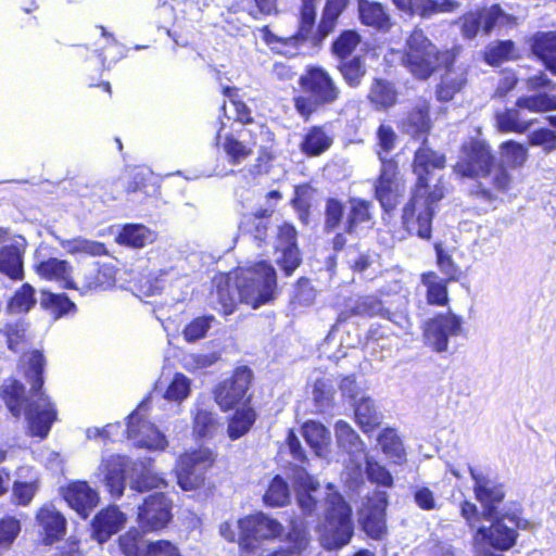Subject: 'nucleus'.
I'll return each mask as SVG.
<instances>
[{
    "mask_svg": "<svg viewBox=\"0 0 556 556\" xmlns=\"http://www.w3.org/2000/svg\"><path fill=\"white\" fill-rule=\"evenodd\" d=\"M377 441L387 457L397 463H402L405 459V448L395 429L390 427L383 428L378 434Z\"/></svg>",
    "mask_w": 556,
    "mask_h": 556,
    "instance_id": "nucleus-49",
    "label": "nucleus"
},
{
    "mask_svg": "<svg viewBox=\"0 0 556 556\" xmlns=\"http://www.w3.org/2000/svg\"><path fill=\"white\" fill-rule=\"evenodd\" d=\"M274 252L276 264L286 277H291L301 266L302 253L298 244V230L292 223L285 222L277 228Z\"/></svg>",
    "mask_w": 556,
    "mask_h": 556,
    "instance_id": "nucleus-17",
    "label": "nucleus"
},
{
    "mask_svg": "<svg viewBox=\"0 0 556 556\" xmlns=\"http://www.w3.org/2000/svg\"><path fill=\"white\" fill-rule=\"evenodd\" d=\"M531 51L556 76V30L536 33L532 37Z\"/></svg>",
    "mask_w": 556,
    "mask_h": 556,
    "instance_id": "nucleus-34",
    "label": "nucleus"
},
{
    "mask_svg": "<svg viewBox=\"0 0 556 556\" xmlns=\"http://www.w3.org/2000/svg\"><path fill=\"white\" fill-rule=\"evenodd\" d=\"M334 139L324 124L311 125L304 129L299 142L300 152L308 157H319L330 150Z\"/></svg>",
    "mask_w": 556,
    "mask_h": 556,
    "instance_id": "nucleus-26",
    "label": "nucleus"
},
{
    "mask_svg": "<svg viewBox=\"0 0 556 556\" xmlns=\"http://www.w3.org/2000/svg\"><path fill=\"white\" fill-rule=\"evenodd\" d=\"M43 366L45 357L39 351L26 353L21 359L24 376L30 383L31 401L25 397L24 386L15 379L7 380L1 388L10 413L16 418L24 414L29 434L40 439L48 435L58 416L54 404L41 391Z\"/></svg>",
    "mask_w": 556,
    "mask_h": 556,
    "instance_id": "nucleus-2",
    "label": "nucleus"
},
{
    "mask_svg": "<svg viewBox=\"0 0 556 556\" xmlns=\"http://www.w3.org/2000/svg\"><path fill=\"white\" fill-rule=\"evenodd\" d=\"M324 520L317 526L320 545L326 551L346 546L354 535L353 510L339 492L326 496Z\"/></svg>",
    "mask_w": 556,
    "mask_h": 556,
    "instance_id": "nucleus-9",
    "label": "nucleus"
},
{
    "mask_svg": "<svg viewBox=\"0 0 556 556\" xmlns=\"http://www.w3.org/2000/svg\"><path fill=\"white\" fill-rule=\"evenodd\" d=\"M61 492L68 506L85 519L100 501L99 492L86 481L70 482Z\"/></svg>",
    "mask_w": 556,
    "mask_h": 556,
    "instance_id": "nucleus-22",
    "label": "nucleus"
},
{
    "mask_svg": "<svg viewBox=\"0 0 556 556\" xmlns=\"http://www.w3.org/2000/svg\"><path fill=\"white\" fill-rule=\"evenodd\" d=\"M239 301L253 309L273 303L278 294L275 267L269 261L253 262L235 270Z\"/></svg>",
    "mask_w": 556,
    "mask_h": 556,
    "instance_id": "nucleus-8",
    "label": "nucleus"
},
{
    "mask_svg": "<svg viewBox=\"0 0 556 556\" xmlns=\"http://www.w3.org/2000/svg\"><path fill=\"white\" fill-rule=\"evenodd\" d=\"M345 205L342 200L329 197L325 201L324 231L333 232L343 222Z\"/></svg>",
    "mask_w": 556,
    "mask_h": 556,
    "instance_id": "nucleus-53",
    "label": "nucleus"
},
{
    "mask_svg": "<svg viewBox=\"0 0 556 556\" xmlns=\"http://www.w3.org/2000/svg\"><path fill=\"white\" fill-rule=\"evenodd\" d=\"M125 475H128L130 479L131 489L139 492L164 484V480L150 469V459L132 462L122 455L103 456L96 472L97 478L115 498L121 497L124 493Z\"/></svg>",
    "mask_w": 556,
    "mask_h": 556,
    "instance_id": "nucleus-7",
    "label": "nucleus"
},
{
    "mask_svg": "<svg viewBox=\"0 0 556 556\" xmlns=\"http://www.w3.org/2000/svg\"><path fill=\"white\" fill-rule=\"evenodd\" d=\"M355 419L361 430L367 435L375 432L381 425V415L369 399H362L356 404Z\"/></svg>",
    "mask_w": 556,
    "mask_h": 556,
    "instance_id": "nucleus-47",
    "label": "nucleus"
},
{
    "mask_svg": "<svg viewBox=\"0 0 556 556\" xmlns=\"http://www.w3.org/2000/svg\"><path fill=\"white\" fill-rule=\"evenodd\" d=\"M348 204V214L343 223L344 232L354 235L362 225L372 223L374 204L370 200L359 197H350Z\"/></svg>",
    "mask_w": 556,
    "mask_h": 556,
    "instance_id": "nucleus-33",
    "label": "nucleus"
},
{
    "mask_svg": "<svg viewBox=\"0 0 556 556\" xmlns=\"http://www.w3.org/2000/svg\"><path fill=\"white\" fill-rule=\"evenodd\" d=\"M214 290L212 295L219 305V312L224 316L232 314L237 308V300L235 296V275L219 274L214 278Z\"/></svg>",
    "mask_w": 556,
    "mask_h": 556,
    "instance_id": "nucleus-35",
    "label": "nucleus"
},
{
    "mask_svg": "<svg viewBox=\"0 0 556 556\" xmlns=\"http://www.w3.org/2000/svg\"><path fill=\"white\" fill-rule=\"evenodd\" d=\"M34 288L25 283L12 296L8 303V311L12 314L28 312L35 304Z\"/></svg>",
    "mask_w": 556,
    "mask_h": 556,
    "instance_id": "nucleus-61",
    "label": "nucleus"
},
{
    "mask_svg": "<svg viewBox=\"0 0 556 556\" xmlns=\"http://www.w3.org/2000/svg\"><path fill=\"white\" fill-rule=\"evenodd\" d=\"M504 165L509 168L522 167L528 159L527 148L513 139L506 140L500 146Z\"/></svg>",
    "mask_w": 556,
    "mask_h": 556,
    "instance_id": "nucleus-52",
    "label": "nucleus"
},
{
    "mask_svg": "<svg viewBox=\"0 0 556 556\" xmlns=\"http://www.w3.org/2000/svg\"><path fill=\"white\" fill-rule=\"evenodd\" d=\"M286 541L290 544L288 548L298 554L307 549L312 541L308 522L299 516L290 518Z\"/></svg>",
    "mask_w": 556,
    "mask_h": 556,
    "instance_id": "nucleus-43",
    "label": "nucleus"
},
{
    "mask_svg": "<svg viewBox=\"0 0 556 556\" xmlns=\"http://www.w3.org/2000/svg\"><path fill=\"white\" fill-rule=\"evenodd\" d=\"M303 437L306 443L317 453L326 446L329 440L328 429L320 422L308 420L302 427Z\"/></svg>",
    "mask_w": 556,
    "mask_h": 556,
    "instance_id": "nucleus-55",
    "label": "nucleus"
},
{
    "mask_svg": "<svg viewBox=\"0 0 556 556\" xmlns=\"http://www.w3.org/2000/svg\"><path fill=\"white\" fill-rule=\"evenodd\" d=\"M0 273L15 280L23 278L22 253L16 245H5L0 250Z\"/></svg>",
    "mask_w": 556,
    "mask_h": 556,
    "instance_id": "nucleus-48",
    "label": "nucleus"
},
{
    "mask_svg": "<svg viewBox=\"0 0 556 556\" xmlns=\"http://www.w3.org/2000/svg\"><path fill=\"white\" fill-rule=\"evenodd\" d=\"M376 317L380 316L392 320V313L384 308L382 300L375 294L358 296L352 305H345L336 317V325L345 324L353 317Z\"/></svg>",
    "mask_w": 556,
    "mask_h": 556,
    "instance_id": "nucleus-24",
    "label": "nucleus"
},
{
    "mask_svg": "<svg viewBox=\"0 0 556 556\" xmlns=\"http://www.w3.org/2000/svg\"><path fill=\"white\" fill-rule=\"evenodd\" d=\"M36 520L40 528V535L43 544L51 545L64 536L66 531V519L53 505H43L38 510Z\"/></svg>",
    "mask_w": 556,
    "mask_h": 556,
    "instance_id": "nucleus-27",
    "label": "nucleus"
},
{
    "mask_svg": "<svg viewBox=\"0 0 556 556\" xmlns=\"http://www.w3.org/2000/svg\"><path fill=\"white\" fill-rule=\"evenodd\" d=\"M453 172L459 178H489L488 182L477 181L469 190V197L491 210L503 201L514 188V177L503 164H496L490 144L481 139L471 138L460 146V155L453 165Z\"/></svg>",
    "mask_w": 556,
    "mask_h": 556,
    "instance_id": "nucleus-3",
    "label": "nucleus"
},
{
    "mask_svg": "<svg viewBox=\"0 0 556 556\" xmlns=\"http://www.w3.org/2000/svg\"><path fill=\"white\" fill-rule=\"evenodd\" d=\"M40 303L50 311L54 319H59L75 309V304L63 294L43 292Z\"/></svg>",
    "mask_w": 556,
    "mask_h": 556,
    "instance_id": "nucleus-58",
    "label": "nucleus"
},
{
    "mask_svg": "<svg viewBox=\"0 0 556 556\" xmlns=\"http://www.w3.org/2000/svg\"><path fill=\"white\" fill-rule=\"evenodd\" d=\"M302 93L292 98L296 114L308 122L320 110L337 103L342 90L336 78L321 65H307L298 79Z\"/></svg>",
    "mask_w": 556,
    "mask_h": 556,
    "instance_id": "nucleus-6",
    "label": "nucleus"
},
{
    "mask_svg": "<svg viewBox=\"0 0 556 556\" xmlns=\"http://www.w3.org/2000/svg\"><path fill=\"white\" fill-rule=\"evenodd\" d=\"M318 0H300L298 9V28L289 37H279L274 34L268 25L260 28L263 42L274 52L279 54L296 55L299 50L306 43L313 34L316 25Z\"/></svg>",
    "mask_w": 556,
    "mask_h": 556,
    "instance_id": "nucleus-10",
    "label": "nucleus"
},
{
    "mask_svg": "<svg viewBox=\"0 0 556 556\" xmlns=\"http://www.w3.org/2000/svg\"><path fill=\"white\" fill-rule=\"evenodd\" d=\"M431 104L427 99H419L418 102L408 111L404 124L407 132L414 139H421V144L417 149L428 148V136L432 129Z\"/></svg>",
    "mask_w": 556,
    "mask_h": 556,
    "instance_id": "nucleus-25",
    "label": "nucleus"
},
{
    "mask_svg": "<svg viewBox=\"0 0 556 556\" xmlns=\"http://www.w3.org/2000/svg\"><path fill=\"white\" fill-rule=\"evenodd\" d=\"M35 268L40 278L53 281L63 289L73 286V267L67 261L50 257L39 262Z\"/></svg>",
    "mask_w": 556,
    "mask_h": 556,
    "instance_id": "nucleus-31",
    "label": "nucleus"
},
{
    "mask_svg": "<svg viewBox=\"0 0 556 556\" xmlns=\"http://www.w3.org/2000/svg\"><path fill=\"white\" fill-rule=\"evenodd\" d=\"M518 59L516 45L511 39L495 40L482 52V60L490 66L497 67L505 62Z\"/></svg>",
    "mask_w": 556,
    "mask_h": 556,
    "instance_id": "nucleus-41",
    "label": "nucleus"
},
{
    "mask_svg": "<svg viewBox=\"0 0 556 556\" xmlns=\"http://www.w3.org/2000/svg\"><path fill=\"white\" fill-rule=\"evenodd\" d=\"M517 104L530 113L556 111V94L534 92L517 98Z\"/></svg>",
    "mask_w": 556,
    "mask_h": 556,
    "instance_id": "nucleus-51",
    "label": "nucleus"
},
{
    "mask_svg": "<svg viewBox=\"0 0 556 556\" xmlns=\"http://www.w3.org/2000/svg\"><path fill=\"white\" fill-rule=\"evenodd\" d=\"M358 9V18L365 26L376 29H387L390 27V16L384 7L378 1L356 0Z\"/></svg>",
    "mask_w": 556,
    "mask_h": 556,
    "instance_id": "nucleus-39",
    "label": "nucleus"
},
{
    "mask_svg": "<svg viewBox=\"0 0 556 556\" xmlns=\"http://www.w3.org/2000/svg\"><path fill=\"white\" fill-rule=\"evenodd\" d=\"M109 269H101L97 263H92L81 269L75 277L71 289L85 294L89 291L110 285Z\"/></svg>",
    "mask_w": 556,
    "mask_h": 556,
    "instance_id": "nucleus-37",
    "label": "nucleus"
},
{
    "mask_svg": "<svg viewBox=\"0 0 556 556\" xmlns=\"http://www.w3.org/2000/svg\"><path fill=\"white\" fill-rule=\"evenodd\" d=\"M153 232L141 224H127L116 237L119 244L140 249L154 241Z\"/></svg>",
    "mask_w": 556,
    "mask_h": 556,
    "instance_id": "nucleus-45",
    "label": "nucleus"
},
{
    "mask_svg": "<svg viewBox=\"0 0 556 556\" xmlns=\"http://www.w3.org/2000/svg\"><path fill=\"white\" fill-rule=\"evenodd\" d=\"M222 359L219 351L210 353H190L182 357V366L190 372L204 371Z\"/></svg>",
    "mask_w": 556,
    "mask_h": 556,
    "instance_id": "nucleus-56",
    "label": "nucleus"
},
{
    "mask_svg": "<svg viewBox=\"0 0 556 556\" xmlns=\"http://www.w3.org/2000/svg\"><path fill=\"white\" fill-rule=\"evenodd\" d=\"M238 543L242 551L252 552L256 548L260 540H263V533L260 527L258 513L248 515L239 520Z\"/></svg>",
    "mask_w": 556,
    "mask_h": 556,
    "instance_id": "nucleus-44",
    "label": "nucleus"
},
{
    "mask_svg": "<svg viewBox=\"0 0 556 556\" xmlns=\"http://www.w3.org/2000/svg\"><path fill=\"white\" fill-rule=\"evenodd\" d=\"M388 496L383 491H375L367 496L359 510L362 530L372 540L381 541L388 534L387 527Z\"/></svg>",
    "mask_w": 556,
    "mask_h": 556,
    "instance_id": "nucleus-18",
    "label": "nucleus"
},
{
    "mask_svg": "<svg viewBox=\"0 0 556 556\" xmlns=\"http://www.w3.org/2000/svg\"><path fill=\"white\" fill-rule=\"evenodd\" d=\"M410 166L415 180L400 211V227L408 237L429 241L433 220L447 193L444 175L435 174L446 167V156L434 149H416Z\"/></svg>",
    "mask_w": 556,
    "mask_h": 556,
    "instance_id": "nucleus-1",
    "label": "nucleus"
},
{
    "mask_svg": "<svg viewBox=\"0 0 556 556\" xmlns=\"http://www.w3.org/2000/svg\"><path fill=\"white\" fill-rule=\"evenodd\" d=\"M469 475L473 481L475 498L483 508L484 519H491L498 514V508L506 497V484L496 478L469 467Z\"/></svg>",
    "mask_w": 556,
    "mask_h": 556,
    "instance_id": "nucleus-16",
    "label": "nucleus"
},
{
    "mask_svg": "<svg viewBox=\"0 0 556 556\" xmlns=\"http://www.w3.org/2000/svg\"><path fill=\"white\" fill-rule=\"evenodd\" d=\"M170 518V501L162 493L150 495L139 507L138 522L146 531L163 528Z\"/></svg>",
    "mask_w": 556,
    "mask_h": 556,
    "instance_id": "nucleus-21",
    "label": "nucleus"
},
{
    "mask_svg": "<svg viewBox=\"0 0 556 556\" xmlns=\"http://www.w3.org/2000/svg\"><path fill=\"white\" fill-rule=\"evenodd\" d=\"M127 438L138 447L162 451L168 442L153 424L144 419L141 409H137L128 417Z\"/></svg>",
    "mask_w": 556,
    "mask_h": 556,
    "instance_id": "nucleus-20",
    "label": "nucleus"
},
{
    "mask_svg": "<svg viewBox=\"0 0 556 556\" xmlns=\"http://www.w3.org/2000/svg\"><path fill=\"white\" fill-rule=\"evenodd\" d=\"M350 0H326L321 18L317 25V39H325L337 26L339 17L349 7Z\"/></svg>",
    "mask_w": 556,
    "mask_h": 556,
    "instance_id": "nucleus-40",
    "label": "nucleus"
},
{
    "mask_svg": "<svg viewBox=\"0 0 556 556\" xmlns=\"http://www.w3.org/2000/svg\"><path fill=\"white\" fill-rule=\"evenodd\" d=\"M213 316H200L192 319L184 329L182 333L188 342L204 338L211 328Z\"/></svg>",
    "mask_w": 556,
    "mask_h": 556,
    "instance_id": "nucleus-64",
    "label": "nucleus"
},
{
    "mask_svg": "<svg viewBox=\"0 0 556 556\" xmlns=\"http://www.w3.org/2000/svg\"><path fill=\"white\" fill-rule=\"evenodd\" d=\"M60 245L70 254H87L91 256H100L106 254L103 243L84 238H75L71 240H60Z\"/></svg>",
    "mask_w": 556,
    "mask_h": 556,
    "instance_id": "nucleus-54",
    "label": "nucleus"
},
{
    "mask_svg": "<svg viewBox=\"0 0 556 556\" xmlns=\"http://www.w3.org/2000/svg\"><path fill=\"white\" fill-rule=\"evenodd\" d=\"M316 299V290L307 277H300L293 288L291 303L294 306L308 307Z\"/></svg>",
    "mask_w": 556,
    "mask_h": 556,
    "instance_id": "nucleus-60",
    "label": "nucleus"
},
{
    "mask_svg": "<svg viewBox=\"0 0 556 556\" xmlns=\"http://www.w3.org/2000/svg\"><path fill=\"white\" fill-rule=\"evenodd\" d=\"M334 435L339 446L344 448L356 447L361 443V438L352 426L345 420H338L334 424Z\"/></svg>",
    "mask_w": 556,
    "mask_h": 556,
    "instance_id": "nucleus-62",
    "label": "nucleus"
},
{
    "mask_svg": "<svg viewBox=\"0 0 556 556\" xmlns=\"http://www.w3.org/2000/svg\"><path fill=\"white\" fill-rule=\"evenodd\" d=\"M336 68L345 85L354 89L362 85L367 74V66L363 55H354L349 59L340 60Z\"/></svg>",
    "mask_w": 556,
    "mask_h": 556,
    "instance_id": "nucleus-42",
    "label": "nucleus"
},
{
    "mask_svg": "<svg viewBox=\"0 0 556 556\" xmlns=\"http://www.w3.org/2000/svg\"><path fill=\"white\" fill-rule=\"evenodd\" d=\"M313 402L315 406L323 410L332 405L334 390L325 379H316L313 386Z\"/></svg>",
    "mask_w": 556,
    "mask_h": 556,
    "instance_id": "nucleus-63",
    "label": "nucleus"
},
{
    "mask_svg": "<svg viewBox=\"0 0 556 556\" xmlns=\"http://www.w3.org/2000/svg\"><path fill=\"white\" fill-rule=\"evenodd\" d=\"M362 42V36L355 29L342 30L331 42L330 52L337 61L354 56L353 53Z\"/></svg>",
    "mask_w": 556,
    "mask_h": 556,
    "instance_id": "nucleus-46",
    "label": "nucleus"
},
{
    "mask_svg": "<svg viewBox=\"0 0 556 556\" xmlns=\"http://www.w3.org/2000/svg\"><path fill=\"white\" fill-rule=\"evenodd\" d=\"M444 71L442 80L437 85L435 97L440 102L451 101L468 81V65L457 64Z\"/></svg>",
    "mask_w": 556,
    "mask_h": 556,
    "instance_id": "nucleus-29",
    "label": "nucleus"
},
{
    "mask_svg": "<svg viewBox=\"0 0 556 556\" xmlns=\"http://www.w3.org/2000/svg\"><path fill=\"white\" fill-rule=\"evenodd\" d=\"M420 282L426 288V301L431 306H447L450 303L448 283L452 281L440 278L434 270L424 271Z\"/></svg>",
    "mask_w": 556,
    "mask_h": 556,
    "instance_id": "nucleus-38",
    "label": "nucleus"
},
{
    "mask_svg": "<svg viewBox=\"0 0 556 556\" xmlns=\"http://www.w3.org/2000/svg\"><path fill=\"white\" fill-rule=\"evenodd\" d=\"M243 134H248L249 140H239L232 134L226 135L224 139L223 148L229 163L232 165L239 164L253 154V148L257 144L258 136H265L270 141L275 138V134L265 123H256L253 127H244L238 131L239 136H243Z\"/></svg>",
    "mask_w": 556,
    "mask_h": 556,
    "instance_id": "nucleus-19",
    "label": "nucleus"
},
{
    "mask_svg": "<svg viewBox=\"0 0 556 556\" xmlns=\"http://www.w3.org/2000/svg\"><path fill=\"white\" fill-rule=\"evenodd\" d=\"M257 419V413L251 404L240 405L227 418V434L230 440H238L250 432Z\"/></svg>",
    "mask_w": 556,
    "mask_h": 556,
    "instance_id": "nucleus-36",
    "label": "nucleus"
},
{
    "mask_svg": "<svg viewBox=\"0 0 556 556\" xmlns=\"http://www.w3.org/2000/svg\"><path fill=\"white\" fill-rule=\"evenodd\" d=\"M376 139V155L380 167L372 182L374 198L378 201L382 212L390 214L400 203L403 187L399 161L388 156L395 149L397 135L391 125L381 123L377 127Z\"/></svg>",
    "mask_w": 556,
    "mask_h": 556,
    "instance_id": "nucleus-4",
    "label": "nucleus"
},
{
    "mask_svg": "<svg viewBox=\"0 0 556 556\" xmlns=\"http://www.w3.org/2000/svg\"><path fill=\"white\" fill-rule=\"evenodd\" d=\"M463 330V319L452 311L438 313L422 326V337L427 345L435 352H445L448 339L457 337Z\"/></svg>",
    "mask_w": 556,
    "mask_h": 556,
    "instance_id": "nucleus-15",
    "label": "nucleus"
},
{
    "mask_svg": "<svg viewBox=\"0 0 556 556\" xmlns=\"http://www.w3.org/2000/svg\"><path fill=\"white\" fill-rule=\"evenodd\" d=\"M263 501L269 507H283L290 503V489L288 482L276 475L269 482Z\"/></svg>",
    "mask_w": 556,
    "mask_h": 556,
    "instance_id": "nucleus-50",
    "label": "nucleus"
},
{
    "mask_svg": "<svg viewBox=\"0 0 556 556\" xmlns=\"http://www.w3.org/2000/svg\"><path fill=\"white\" fill-rule=\"evenodd\" d=\"M435 263L439 270L443 274V278L456 282L462 277V270L455 263L452 255L443 249L441 243L434 244Z\"/></svg>",
    "mask_w": 556,
    "mask_h": 556,
    "instance_id": "nucleus-59",
    "label": "nucleus"
},
{
    "mask_svg": "<svg viewBox=\"0 0 556 556\" xmlns=\"http://www.w3.org/2000/svg\"><path fill=\"white\" fill-rule=\"evenodd\" d=\"M253 380V370L248 365L236 366L228 377L214 386V402L224 413L231 412L240 405L251 404Z\"/></svg>",
    "mask_w": 556,
    "mask_h": 556,
    "instance_id": "nucleus-13",
    "label": "nucleus"
},
{
    "mask_svg": "<svg viewBox=\"0 0 556 556\" xmlns=\"http://www.w3.org/2000/svg\"><path fill=\"white\" fill-rule=\"evenodd\" d=\"M462 51L457 45L440 50L421 28L415 27L405 39L401 64L415 79L427 80L440 68H451Z\"/></svg>",
    "mask_w": 556,
    "mask_h": 556,
    "instance_id": "nucleus-5",
    "label": "nucleus"
},
{
    "mask_svg": "<svg viewBox=\"0 0 556 556\" xmlns=\"http://www.w3.org/2000/svg\"><path fill=\"white\" fill-rule=\"evenodd\" d=\"M119 546L125 556H173L174 546L169 541L146 544L138 530L132 529L119 538Z\"/></svg>",
    "mask_w": 556,
    "mask_h": 556,
    "instance_id": "nucleus-23",
    "label": "nucleus"
},
{
    "mask_svg": "<svg viewBox=\"0 0 556 556\" xmlns=\"http://www.w3.org/2000/svg\"><path fill=\"white\" fill-rule=\"evenodd\" d=\"M126 522V516L119 510L117 506H109L101 509L92 520L93 538L103 543L108 541L111 535L118 532Z\"/></svg>",
    "mask_w": 556,
    "mask_h": 556,
    "instance_id": "nucleus-28",
    "label": "nucleus"
},
{
    "mask_svg": "<svg viewBox=\"0 0 556 556\" xmlns=\"http://www.w3.org/2000/svg\"><path fill=\"white\" fill-rule=\"evenodd\" d=\"M526 110L517 104L511 108H505L494 114L495 127L502 134H525L530 127L538 122L536 118L526 119L522 111Z\"/></svg>",
    "mask_w": 556,
    "mask_h": 556,
    "instance_id": "nucleus-32",
    "label": "nucleus"
},
{
    "mask_svg": "<svg viewBox=\"0 0 556 556\" xmlns=\"http://www.w3.org/2000/svg\"><path fill=\"white\" fill-rule=\"evenodd\" d=\"M460 20V34L467 40L475 39L480 31L489 36L496 27L516 24V17L506 13L500 3L466 12Z\"/></svg>",
    "mask_w": 556,
    "mask_h": 556,
    "instance_id": "nucleus-14",
    "label": "nucleus"
},
{
    "mask_svg": "<svg viewBox=\"0 0 556 556\" xmlns=\"http://www.w3.org/2000/svg\"><path fill=\"white\" fill-rule=\"evenodd\" d=\"M217 452L207 446L191 447L177 459L176 483L184 491H198L207 484L217 463Z\"/></svg>",
    "mask_w": 556,
    "mask_h": 556,
    "instance_id": "nucleus-11",
    "label": "nucleus"
},
{
    "mask_svg": "<svg viewBox=\"0 0 556 556\" xmlns=\"http://www.w3.org/2000/svg\"><path fill=\"white\" fill-rule=\"evenodd\" d=\"M366 98L375 111L387 112L397 103L399 91L392 81L375 77Z\"/></svg>",
    "mask_w": 556,
    "mask_h": 556,
    "instance_id": "nucleus-30",
    "label": "nucleus"
},
{
    "mask_svg": "<svg viewBox=\"0 0 556 556\" xmlns=\"http://www.w3.org/2000/svg\"><path fill=\"white\" fill-rule=\"evenodd\" d=\"M217 427L214 414L207 409H198L192 418V434L195 439L212 438Z\"/></svg>",
    "mask_w": 556,
    "mask_h": 556,
    "instance_id": "nucleus-57",
    "label": "nucleus"
},
{
    "mask_svg": "<svg viewBox=\"0 0 556 556\" xmlns=\"http://www.w3.org/2000/svg\"><path fill=\"white\" fill-rule=\"evenodd\" d=\"M489 520L490 526L477 528L473 538L482 546L497 552L509 551L517 544L518 530L532 529L531 521L521 518L517 511L498 513Z\"/></svg>",
    "mask_w": 556,
    "mask_h": 556,
    "instance_id": "nucleus-12",
    "label": "nucleus"
}]
</instances>
